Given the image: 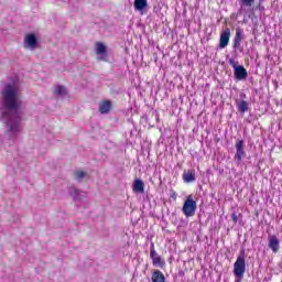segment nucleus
Masks as SVG:
<instances>
[{"label": "nucleus", "mask_w": 282, "mask_h": 282, "mask_svg": "<svg viewBox=\"0 0 282 282\" xmlns=\"http://www.w3.org/2000/svg\"><path fill=\"white\" fill-rule=\"evenodd\" d=\"M24 43L29 47H32V50H34V47H36V45H39V42L36 41V35H34L33 33H30L29 35H25Z\"/></svg>", "instance_id": "9b49d317"}, {"label": "nucleus", "mask_w": 282, "mask_h": 282, "mask_svg": "<svg viewBox=\"0 0 282 282\" xmlns=\"http://www.w3.org/2000/svg\"><path fill=\"white\" fill-rule=\"evenodd\" d=\"M106 52H107V46H105V44H102V42H97L96 54L100 55V54H105Z\"/></svg>", "instance_id": "dca6fc26"}, {"label": "nucleus", "mask_w": 282, "mask_h": 282, "mask_svg": "<svg viewBox=\"0 0 282 282\" xmlns=\"http://www.w3.org/2000/svg\"><path fill=\"white\" fill-rule=\"evenodd\" d=\"M134 193H142V180L137 178L133 185Z\"/></svg>", "instance_id": "f3484780"}, {"label": "nucleus", "mask_w": 282, "mask_h": 282, "mask_svg": "<svg viewBox=\"0 0 282 282\" xmlns=\"http://www.w3.org/2000/svg\"><path fill=\"white\" fill-rule=\"evenodd\" d=\"M170 196L172 197V199H177V193H175V191H172L170 193Z\"/></svg>", "instance_id": "412c9836"}, {"label": "nucleus", "mask_w": 282, "mask_h": 282, "mask_svg": "<svg viewBox=\"0 0 282 282\" xmlns=\"http://www.w3.org/2000/svg\"><path fill=\"white\" fill-rule=\"evenodd\" d=\"M183 214L185 217H194L197 210V202L193 199V195L187 196L183 204Z\"/></svg>", "instance_id": "20e7f679"}, {"label": "nucleus", "mask_w": 282, "mask_h": 282, "mask_svg": "<svg viewBox=\"0 0 282 282\" xmlns=\"http://www.w3.org/2000/svg\"><path fill=\"white\" fill-rule=\"evenodd\" d=\"M147 6H148L147 0H142V10H144V8H147Z\"/></svg>", "instance_id": "5701e85b"}, {"label": "nucleus", "mask_w": 282, "mask_h": 282, "mask_svg": "<svg viewBox=\"0 0 282 282\" xmlns=\"http://www.w3.org/2000/svg\"><path fill=\"white\" fill-rule=\"evenodd\" d=\"M135 10H142V0H134Z\"/></svg>", "instance_id": "aec40b11"}, {"label": "nucleus", "mask_w": 282, "mask_h": 282, "mask_svg": "<svg viewBox=\"0 0 282 282\" xmlns=\"http://www.w3.org/2000/svg\"><path fill=\"white\" fill-rule=\"evenodd\" d=\"M235 147L236 154L234 156V160H236L238 164H241V161L243 160V158H246V143L243 142V140H237Z\"/></svg>", "instance_id": "39448f33"}, {"label": "nucleus", "mask_w": 282, "mask_h": 282, "mask_svg": "<svg viewBox=\"0 0 282 282\" xmlns=\"http://www.w3.org/2000/svg\"><path fill=\"white\" fill-rule=\"evenodd\" d=\"M258 8H259L260 12H263V10H265V7H263V6H259Z\"/></svg>", "instance_id": "393cba45"}, {"label": "nucleus", "mask_w": 282, "mask_h": 282, "mask_svg": "<svg viewBox=\"0 0 282 282\" xmlns=\"http://www.w3.org/2000/svg\"><path fill=\"white\" fill-rule=\"evenodd\" d=\"M254 1L256 0H238L241 10L252 8V6H254Z\"/></svg>", "instance_id": "4468645a"}, {"label": "nucleus", "mask_w": 282, "mask_h": 282, "mask_svg": "<svg viewBox=\"0 0 282 282\" xmlns=\"http://www.w3.org/2000/svg\"><path fill=\"white\" fill-rule=\"evenodd\" d=\"M54 94H56L57 96H65V94H67V91L65 90L64 86H56Z\"/></svg>", "instance_id": "a211bd4d"}, {"label": "nucleus", "mask_w": 282, "mask_h": 282, "mask_svg": "<svg viewBox=\"0 0 282 282\" xmlns=\"http://www.w3.org/2000/svg\"><path fill=\"white\" fill-rule=\"evenodd\" d=\"M237 107L240 113H246V111H248V101L241 100L240 102L237 104Z\"/></svg>", "instance_id": "2eb2a0df"}, {"label": "nucleus", "mask_w": 282, "mask_h": 282, "mask_svg": "<svg viewBox=\"0 0 282 282\" xmlns=\"http://www.w3.org/2000/svg\"><path fill=\"white\" fill-rule=\"evenodd\" d=\"M2 107L4 111L2 112V120L6 122L10 131H19V122L14 121L21 109V100L19 99V89L12 84H8L2 93Z\"/></svg>", "instance_id": "f257e3e1"}, {"label": "nucleus", "mask_w": 282, "mask_h": 282, "mask_svg": "<svg viewBox=\"0 0 282 282\" xmlns=\"http://www.w3.org/2000/svg\"><path fill=\"white\" fill-rule=\"evenodd\" d=\"M85 175H87V173H85V171L78 170L75 172L76 180H83V177H85Z\"/></svg>", "instance_id": "6ab92c4d"}, {"label": "nucleus", "mask_w": 282, "mask_h": 282, "mask_svg": "<svg viewBox=\"0 0 282 282\" xmlns=\"http://www.w3.org/2000/svg\"><path fill=\"white\" fill-rule=\"evenodd\" d=\"M228 43H230V29H225L224 32L220 34V50L228 47Z\"/></svg>", "instance_id": "423d86ee"}, {"label": "nucleus", "mask_w": 282, "mask_h": 282, "mask_svg": "<svg viewBox=\"0 0 282 282\" xmlns=\"http://www.w3.org/2000/svg\"><path fill=\"white\" fill-rule=\"evenodd\" d=\"M234 274L238 279L236 282H241L243 275L246 274V251L242 250L237 257L236 262L234 263Z\"/></svg>", "instance_id": "f03ea898"}, {"label": "nucleus", "mask_w": 282, "mask_h": 282, "mask_svg": "<svg viewBox=\"0 0 282 282\" xmlns=\"http://www.w3.org/2000/svg\"><path fill=\"white\" fill-rule=\"evenodd\" d=\"M228 63L234 69L236 80H246L248 78V70H246L243 66H239V62L234 58H229Z\"/></svg>", "instance_id": "7ed1b4c3"}, {"label": "nucleus", "mask_w": 282, "mask_h": 282, "mask_svg": "<svg viewBox=\"0 0 282 282\" xmlns=\"http://www.w3.org/2000/svg\"><path fill=\"white\" fill-rule=\"evenodd\" d=\"M150 258L152 259L153 265L160 267L162 265V258L155 251V245L151 243L150 247Z\"/></svg>", "instance_id": "6e6552de"}, {"label": "nucleus", "mask_w": 282, "mask_h": 282, "mask_svg": "<svg viewBox=\"0 0 282 282\" xmlns=\"http://www.w3.org/2000/svg\"><path fill=\"white\" fill-rule=\"evenodd\" d=\"M243 40V30L242 29H236V36L234 39V50H238V47H241V41Z\"/></svg>", "instance_id": "1a4fd4ad"}, {"label": "nucleus", "mask_w": 282, "mask_h": 282, "mask_svg": "<svg viewBox=\"0 0 282 282\" xmlns=\"http://www.w3.org/2000/svg\"><path fill=\"white\" fill-rule=\"evenodd\" d=\"M111 107H112L111 100L109 99L102 100L99 105V113H102V115L109 113V111H111Z\"/></svg>", "instance_id": "9d476101"}, {"label": "nucleus", "mask_w": 282, "mask_h": 282, "mask_svg": "<svg viewBox=\"0 0 282 282\" xmlns=\"http://www.w3.org/2000/svg\"><path fill=\"white\" fill-rule=\"evenodd\" d=\"M240 99H241V100H246V94H245V93H241V94H240Z\"/></svg>", "instance_id": "b1692460"}, {"label": "nucleus", "mask_w": 282, "mask_h": 282, "mask_svg": "<svg viewBox=\"0 0 282 282\" xmlns=\"http://www.w3.org/2000/svg\"><path fill=\"white\" fill-rule=\"evenodd\" d=\"M183 180L187 184H191V182H195V174L193 173V171H185L183 173Z\"/></svg>", "instance_id": "ddd939ff"}, {"label": "nucleus", "mask_w": 282, "mask_h": 282, "mask_svg": "<svg viewBox=\"0 0 282 282\" xmlns=\"http://www.w3.org/2000/svg\"><path fill=\"white\" fill-rule=\"evenodd\" d=\"M269 248L274 253L279 252V250L281 248V241L279 240V238L275 235L269 236Z\"/></svg>", "instance_id": "0eeeda50"}, {"label": "nucleus", "mask_w": 282, "mask_h": 282, "mask_svg": "<svg viewBox=\"0 0 282 282\" xmlns=\"http://www.w3.org/2000/svg\"><path fill=\"white\" fill-rule=\"evenodd\" d=\"M152 282H166V276L162 271L156 270L152 273Z\"/></svg>", "instance_id": "f8f14e48"}, {"label": "nucleus", "mask_w": 282, "mask_h": 282, "mask_svg": "<svg viewBox=\"0 0 282 282\" xmlns=\"http://www.w3.org/2000/svg\"><path fill=\"white\" fill-rule=\"evenodd\" d=\"M231 219H232V221H235V224H237V219H238V218H237V214H232V215H231Z\"/></svg>", "instance_id": "4be33fe9"}]
</instances>
